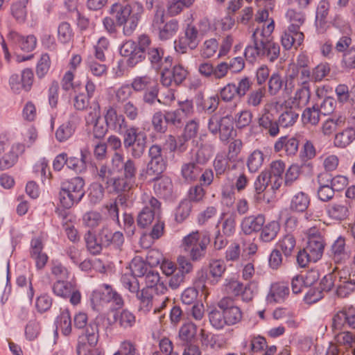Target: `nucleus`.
Segmentation results:
<instances>
[{
  "mask_svg": "<svg viewBox=\"0 0 355 355\" xmlns=\"http://www.w3.org/2000/svg\"><path fill=\"white\" fill-rule=\"evenodd\" d=\"M104 119L110 130L123 137V146L125 150H130L131 157L140 159L146 150V135L139 127L129 124L125 116L118 112L113 106L105 107Z\"/></svg>",
  "mask_w": 355,
  "mask_h": 355,
  "instance_id": "obj_1",
  "label": "nucleus"
},
{
  "mask_svg": "<svg viewBox=\"0 0 355 355\" xmlns=\"http://www.w3.org/2000/svg\"><path fill=\"white\" fill-rule=\"evenodd\" d=\"M163 48L152 45V41L148 36V44L145 49V56L147 55L151 67L157 71H161L160 82L164 87H170L175 84L180 85L188 75L187 70L182 64H175L172 68L173 58L171 56L164 58Z\"/></svg>",
  "mask_w": 355,
  "mask_h": 355,
  "instance_id": "obj_2",
  "label": "nucleus"
},
{
  "mask_svg": "<svg viewBox=\"0 0 355 355\" xmlns=\"http://www.w3.org/2000/svg\"><path fill=\"white\" fill-rule=\"evenodd\" d=\"M144 12V6L139 1H132L125 6L115 3L110 9V13L115 14L116 24L123 26V33L126 36H130L136 30Z\"/></svg>",
  "mask_w": 355,
  "mask_h": 355,
  "instance_id": "obj_3",
  "label": "nucleus"
},
{
  "mask_svg": "<svg viewBox=\"0 0 355 355\" xmlns=\"http://www.w3.org/2000/svg\"><path fill=\"white\" fill-rule=\"evenodd\" d=\"M325 246L323 236L319 230L311 228L308 231L306 245L300 250L297 255V263L301 268H305L310 262H316L322 257Z\"/></svg>",
  "mask_w": 355,
  "mask_h": 355,
  "instance_id": "obj_4",
  "label": "nucleus"
},
{
  "mask_svg": "<svg viewBox=\"0 0 355 355\" xmlns=\"http://www.w3.org/2000/svg\"><path fill=\"white\" fill-rule=\"evenodd\" d=\"M85 180L80 177H73L61 184L59 200L62 207L70 209L78 204L85 195Z\"/></svg>",
  "mask_w": 355,
  "mask_h": 355,
  "instance_id": "obj_5",
  "label": "nucleus"
},
{
  "mask_svg": "<svg viewBox=\"0 0 355 355\" xmlns=\"http://www.w3.org/2000/svg\"><path fill=\"white\" fill-rule=\"evenodd\" d=\"M274 29L275 22L271 19L267 25L264 24L254 30L263 58L271 62L276 60L280 53L279 44L272 41L271 36Z\"/></svg>",
  "mask_w": 355,
  "mask_h": 355,
  "instance_id": "obj_6",
  "label": "nucleus"
},
{
  "mask_svg": "<svg viewBox=\"0 0 355 355\" xmlns=\"http://www.w3.org/2000/svg\"><path fill=\"white\" fill-rule=\"evenodd\" d=\"M209 243V238L196 230L183 237L180 247L193 261H200L205 257Z\"/></svg>",
  "mask_w": 355,
  "mask_h": 355,
  "instance_id": "obj_7",
  "label": "nucleus"
},
{
  "mask_svg": "<svg viewBox=\"0 0 355 355\" xmlns=\"http://www.w3.org/2000/svg\"><path fill=\"white\" fill-rule=\"evenodd\" d=\"M148 44V35L142 34L138 37L137 43L132 40L125 42L120 47V54L128 57L127 64L134 67L145 59V49Z\"/></svg>",
  "mask_w": 355,
  "mask_h": 355,
  "instance_id": "obj_8",
  "label": "nucleus"
},
{
  "mask_svg": "<svg viewBox=\"0 0 355 355\" xmlns=\"http://www.w3.org/2000/svg\"><path fill=\"white\" fill-rule=\"evenodd\" d=\"M144 207L139 213L137 218V225L144 228L152 224L155 217L159 215L161 209L160 202L154 196L144 193L141 197Z\"/></svg>",
  "mask_w": 355,
  "mask_h": 355,
  "instance_id": "obj_9",
  "label": "nucleus"
},
{
  "mask_svg": "<svg viewBox=\"0 0 355 355\" xmlns=\"http://www.w3.org/2000/svg\"><path fill=\"white\" fill-rule=\"evenodd\" d=\"M152 29L157 33L158 37L162 41H166L172 38L179 30V22L177 19H172L164 23V13L163 10H156L153 21Z\"/></svg>",
  "mask_w": 355,
  "mask_h": 355,
  "instance_id": "obj_10",
  "label": "nucleus"
},
{
  "mask_svg": "<svg viewBox=\"0 0 355 355\" xmlns=\"http://www.w3.org/2000/svg\"><path fill=\"white\" fill-rule=\"evenodd\" d=\"M91 301L94 306L110 302H112L116 309H121L124 306L121 295L107 284H103L101 289L93 291Z\"/></svg>",
  "mask_w": 355,
  "mask_h": 355,
  "instance_id": "obj_11",
  "label": "nucleus"
},
{
  "mask_svg": "<svg viewBox=\"0 0 355 355\" xmlns=\"http://www.w3.org/2000/svg\"><path fill=\"white\" fill-rule=\"evenodd\" d=\"M199 42V33L197 28L189 24L185 28L184 35L175 41V49L179 53H187L188 50L196 49Z\"/></svg>",
  "mask_w": 355,
  "mask_h": 355,
  "instance_id": "obj_12",
  "label": "nucleus"
},
{
  "mask_svg": "<svg viewBox=\"0 0 355 355\" xmlns=\"http://www.w3.org/2000/svg\"><path fill=\"white\" fill-rule=\"evenodd\" d=\"M52 291L58 297L69 298L70 303L74 306L80 303L81 293L71 282L58 279L53 283Z\"/></svg>",
  "mask_w": 355,
  "mask_h": 355,
  "instance_id": "obj_13",
  "label": "nucleus"
},
{
  "mask_svg": "<svg viewBox=\"0 0 355 355\" xmlns=\"http://www.w3.org/2000/svg\"><path fill=\"white\" fill-rule=\"evenodd\" d=\"M346 325L355 329V307L353 306L343 307L332 317L331 328L334 333L341 331Z\"/></svg>",
  "mask_w": 355,
  "mask_h": 355,
  "instance_id": "obj_14",
  "label": "nucleus"
},
{
  "mask_svg": "<svg viewBox=\"0 0 355 355\" xmlns=\"http://www.w3.org/2000/svg\"><path fill=\"white\" fill-rule=\"evenodd\" d=\"M336 283V294L339 297H347L355 291V280L351 278L347 268L338 269Z\"/></svg>",
  "mask_w": 355,
  "mask_h": 355,
  "instance_id": "obj_15",
  "label": "nucleus"
},
{
  "mask_svg": "<svg viewBox=\"0 0 355 355\" xmlns=\"http://www.w3.org/2000/svg\"><path fill=\"white\" fill-rule=\"evenodd\" d=\"M290 289L288 284L284 282H274L270 285L268 293L266 295V302L272 304L282 303L288 297Z\"/></svg>",
  "mask_w": 355,
  "mask_h": 355,
  "instance_id": "obj_16",
  "label": "nucleus"
},
{
  "mask_svg": "<svg viewBox=\"0 0 355 355\" xmlns=\"http://www.w3.org/2000/svg\"><path fill=\"white\" fill-rule=\"evenodd\" d=\"M26 151L24 146L21 142L12 144L9 151L0 158V171L9 169L18 162L19 156Z\"/></svg>",
  "mask_w": 355,
  "mask_h": 355,
  "instance_id": "obj_17",
  "label": "nucleus"
},
{
  "mask_svg": "<svg viewBox=\"0 0 355 355\" xmlns=\"http://www.w3.org/2000/svg\"><path fill=\"white\" fill-rule=\"evenodd\" d=\"M258 124L262 130L265 131L271 137H277L279 133V124L278 119L265 107L262 114L258 119Z\"/></svg>",
  "mask_w": 355,
  "mask_h": 355,
  "instance_id": "obj_18",
  "label": "nucleus"
},
{
  "mask_svg": "<svg viewBox=\"0 0 355 355\" xmlns=\"http://www.w3.org/2000/svg\"><path fill=\"white\" fill-rule=\"evenodd\" d=\"M266 222L263 214H258L245 216L241 221V230L245 235L259 232Z\"/></svg>",
  "mask_w": 355,
  "mask_h": 355,
  "instance_id": "obj_19",
  "label": "nucleus"
},
{
  "mask_svg": "<svg viewBox=\"0 0 355 355\" xmlns=\"http://www.w3.org/2000/svg\"><path fill=\"white\" fill-rule=\"evenodd\" d=\"M98 237L102 242L101 244L105 248L112 247L116 250H121L124 243V236L121 232H112L107 227H103L99 231Z\"/></svg>",
  "mask_w": 355,
  "mask_h": 355,
  "instance_id": "obj_20",
  "label": "nucleus"
},
{
  "mask_svg": "<svg viewBox=\"0 0 355 355\" xmlns=\"http://www.w3.org/2000/svg\"><path fill=\"white\" fill-rule=\"evenodd\" d=\"M350 214L347 202H337L328 205L327 214L334 221L341 222L347 219Z\"/></svg>",
  "mask_w": 355,
  "mask_h": 355,
  "instance_id": "obj_21",
  "label": "nucleus"
},
{
  "mask_svg": "<svg viewBox=\"0 0 355 355\" xmlns=\"http://www.w3.org/2000/svg\"><path fill=\"white\" fill-rule=\"evenodd\" d=\"M8 38L18 44L19 48L26 52L32 51L37 45V38L34 35L24 37L16 31H11L8 35Z\"/></svg>",
  "mask_w": 355,
  "mask_h": 355,
  "instance_id": "obj_22",
  "label": "nucleus"
},
{
  "mask_svg": "<svg viewBox=\"0 0 355 355\" xmlns=\"http://www.w3.org/2000/svg\"><path fill=\"white\" fill-rule=\"evenodd\" d=\"M299 148V141L295 137H288L286 136L279 138L274 144V150L279 153L282 150H285L286 155H295Z\"/></svg>",
  "mask_w": 355,
  "mask_h": 355,
  "instance_id": "obj_23",
  "label": "nucleus"
},
{
  "mask_svg": "<svg viewBox=\"0 0 355 355\" xmlns=\"http://www.w3.org/2000/svg\"><path fill=\"white\" fill-rule=\"evenodd\" d=\"M155 182L153 189L155 193L161 198H168L173 193V182L170 178L165 175L154 177L152 180Z\"/></svg>",
  "mask_w": 355,
  "mask_h": 355,
  "instance_id": "obj_24",
  "label": "nucleus"
},
{
  "mask_svg": "<svg viewBox=\"0 0 355 355\" xmlns=\"http://www.w3.org/2000/svg\"><path fill=\"white\" fill-rule=\"evenodd\" d=\"M304 39V35L302 31H297L287 28L282 35L281 42L283 47L286 50H289L293 46L295 49L300 46L302 44Z\"/></svg>",
  "mask_w": 355,
  "mask_h": 355,
  "instance_id": "obj_25",
  "label": "nucleus"
},
{
  "mask_svg": "<svg viewBox=\"0 0 355 355\" xmlns=\"http://www.w3.org/2000/svg\"><path fill=\"white\" fill-rule=\"evenodd\" d=\"M133 181L128 179L125 176L112 177L108 182L106 189L110 193H120L129 191L135 187Z\"/></svg>",
  "mask_w": 355,
  "mask_h": 355,
  "instance_id": "obj_26",
  "label": "nucleus"
},
{
  "mask_svg": "<svg viewBox=\"0 0 355 355\" xmlns=\"http://www.w3.org/2000/svg\"><path fill=\"white\" fill-rule=\"evenodd\" d=\"M331 257L336 263H342L348 258V254L345 249V239L343 236H339L333 243L331 248Z\"/></svg>",
  "mask_w": 355,
  "mask_h": 355,
  "instance_id": "obj_27",
  "label": "nucleus"
},
{
  "mask_svg": "<svg viewBox=\"0 0 355 355\" xmlns=\"http://www.w3.org/2000/svg\"><path fill=\"white\" fill-rule=\"evenodd\" d=\"M280 231V224L277 220H272L263 225L259 232V239L264 243L275 240Z\"/></svg>",
  "mask_w": 355,
  "mask_h": 355,
  "instance_id": "obj_28",
  "label": "nucleus"
},
{
  "mask_svg": "<svg viewBox=\"0 0 355 355\" xmlns=\"http://www.w3.org/2000/svg\"><path fill=\"white\" fill-rule=\"evenodd\" d=\"M85 328L83 334L79 336L78 341H84L86 343V345H89L90 347H95L99 338L98 324L95 322H92Z\"/></svg>",
  "mask_w": 355,
  "mask_h": 355,
  "instance_id": "obj_29",
  "label": "nucleus"
},
{
  "mask_svg": "<svg viewBox=\"0 0 355 355\" xmlns=\"http://www.w3.org/2000/svg\"><path fill=\"white\" fill-rule=\"evenodd\" d=\"M251 44H248L244 51V55L246 60L253 63L258 59H263L261 49H260L259 45V41L256 36L255 31H254L251 36Z\"/></svg>",
  "mask_w": 355,
  "mask_h": 355,
  "instance_id": "obj_30",
  "label": "nucleus"
},
{
  "mask_svg": "<svg viewBox=\"0 0 355 355\" xmlns=\"http://www.w3.org/2000/svg\"><path fill=\"white\" fill-rule=\"evenodd\" d=\"M202 173V168L195 162L184 163L181 167V175L183 180L191 183L198 180Z\"/></svg>",
  "mask_w": 355,
  "mask_h": 355,
  "instance_id": "obj_31",
  "label": "nucleus"
},
{
  "mask_svg": "<svg viewBox=\"0 0 355 355\" xmlns=\"http://www.w3.org/2000/svg\"><path fill=\"white\" fill-rule=\"evenodd\" d=\"M321 112L317 103L311 107H306L302 114V121L305 125L316 126L320 120Z\"/></svg>",
  "mask_w": 355,
  "mask_h": 355,
  "instance_id": "obj_32",
  "label": "nucleus"
},
{
  "mask_svg": "<svg viewBox=\"0 0 355 355\" xmlns=\"http://www.w3.org/2000/svg\"><path fill=\"white\" fill-rule=\"evenodd\" d=\"M331 71V67L327 62H321L309 70V76L304 78L309 83L311 82H321L327 77Z\"/></svg>",
  "mask_w": 355,
  "mask_h": 355,
  "instance_id": "obj_33",
  "label": "nucleus"
},
{
  "mask_svg": "<svg viewBox=\"0 0 355 355\" xmlns=\"http://www.w3.org/2000/svg\"><path fill=\"white\" fill-rule=\"evenodd\" d=\"M266 90L264 87H261L251 90L246 96L245 103L248 107L259 108L266 98Z\"/></svg>",
  "mask_w": 355,
  "mask_h": 355,
  "instance_id": "obj_34",
  "label": "nucleus"
},
{
  "mask_svg": "<svg viewBox=\"0 0 355 355\" xmlns=\"http://www.w3.org/2000/svg\"><path fill=\"white\" fill-rule=\"evenodd\" d=\"M286 17L290 24L288 28L301 31L300 28L306 21V15L304 12L296 8H289L286 13Z\"/></svg>",
  "mask_w": 355,
  "mask_h": 355,
  "instance_id": "obj_35",
  "label": "nucleus"
},
{
  "mask_svg": "<svg viewBox=\"0 0 355 355\" xmlns=\"http://www.w3.org/2000/svg\"><path fill=\"white\" fill-rule=\"evenodd\" d=\"M114 320L121 328L128 329L135 325L136 317L134 313L129 310L123 309L114 313Z\"/></svg>",
  "mask_w": 355,
  "mask_h": 355,
  "instance_id": "obj_36",
  "label": "nucleus"
},
{
  "mask_svg": "<svg viewBox=\"0 0 355 355\" xmlns=\"http://www.w3.org/2000/svg\"><path fill=\"white\" fill-rule=\"evenodd\" d=\"M86 69L95 77L103 78L107 75V66L95 58L89 56L85 61Z\"/></svg>",
  "mask_w": 355,
  "mask_h": 355,
  "instance_id": "obj_37",
  "label": "nucleus"
},
{
  "mask_svg": "<svg viewBox=\"0 0 355 355\" xmlns=\"http://www.w3.org/2000/svg\"><path fill=\"white\" fill-rule=\"evenodd\" d=\"M136 295L139 301V311L144 313L149 312L154 305L152 290L149 288H143Z\"/></svg>",
  "mask_w": 355,
  "mask_h": 355,
  "instance_id": "obj_38",
  "label": "nucleus"
},
{
  "mask_svg": "<svg viewBox=\"0 0 355 355\" xmlns=\"http://www.w3.org/2000/svg\"><path fill=\"white\" fill-rule=\"evenodd\" d=\"M309 204L310 198L309 195L303 191H300L292 197L290 209L293 211L304 212L307 209Z\"/></svg>",
  "mask_w": 355,
  "mask_h": 355,
  "instance_id": "obj_39",
  "label": "nucleus"
},
{
  "mask_svg": "<svg viewBox=\"0 0 355 355\" xmlns=\"http://www.w3.org/2000/svg\"><path fill=\"white\" fill-rule=\"evenodd\" d=\"M299 82L301 86L296 90L293 98L298 105H305L311 98L310 83L306 80H299Z\"/></svg>",
  "mask_w": 355,
  "mask_h": 355,
  "instance_id": "obj_40",
  "label": "nucleus"
},
{
  "mask_svg": "<svg viewBox=\"0 0 355 355\" xmlns=\"http://www.w3.org/2000/svg\"><path fill=\"white\" fill-rule=\"evenodd\" d=\"M28 1L29 0H19L11 5V15L15 18V21L19 24H24L26 21V5Z\"/></svg>",
  "mask_w": 355,
  "mask_h": 355,
  "instance_id": "obj_41",
  "label": "nucleus"
},
{
  "mask_svg": "<svg viewBox=\"0 0 355 355\" xmlns=\"http://www.w3.org/2000/svg\"><path fill=\"white\" fill-rule=\"evenodd\" d=\"M355 139V130L347 128L335 135L334 144L335 146L344 148L348 146Z\"/></svg>",
  "mask_w": 355,
  "mask_h": 355,
  "instance_id": "obj_42",
  "label": "nucleus"
},
{
  "mask_svg": "<svg viewBox=\"0 0 355 355\" xmlns=\"http://www.w3.org/2000/svg\"><path fill=\"white\" fill-rule=\"evenodd\" d=\"M345 33L338 38L335 44V50L338 53H343L344 52L350 49L352 44V39L351 37V28L349 25H344Z\"/></svg>",
  "mask_w": 355,
  "mask_h": 355,
  "instance_id": "obj_43",
  "label": "nucleus"
},
{
  "mask_svg": "<svg viewBox=\"0 0 355 355\" xmlns=\"http://www.w3.org/2000/svg\"><path fill=\"white\" fill-rule=\"evenodd\" d=\"M276 245L286 257H288L292 255L295 250L296 240L293 234H287L279 240Z\"/></svg>",
  "mask_w": 355,
  "mask_h": 355,
  "instance_id": "obj_44",
  "label": "nucleus"
},
{
  "mask_svg": "<svg viewBox=\"0 0 355 355\" xmlns=\"http://www.w3.org/2000/svg\"><path fill=\"white\" fill-rule=\"evenodd\" d=\"M56 322L57 329L60 330L62 334L69 336L71 333V318L69 309H65L61 311L57 318Z\"/></svg>",
  "mask_w": 355,
  "mask_h": 355,
  "instance_id": "obj_45",
  "label": "nucleus"
},
{
  "mask_svg": "<svg viewBox=\"0 0 355 355\" xmlns=\"http://www.w3.org/2000/svg\"><path fill=\"white\" fill-rule=\"evenodd\" d=\"M264 155L260 150H254L248 157L246 165L249 172H257L263 165Z\"/></svg>",
  "mask_w": 355,
  "mask_h": 355,
  "instance_id": "obj_46",
  "label": "nucleus"
},
{
  "mask_svg": "<svg viewBox=\"0 0 355 355\" xmlns=\"http://www.w3.org/2000/svg\"><path fill=\"white\" fill-rule=\"evenodd\" d=\"M87 250L92 254L96 255L101 253L104 245L99 240L98 236H96L91 231H88L84 236Z\"/></svg>",
  "mask_w": 355,
  "mask_h": 355,
  "instance_id": "obj_47",
  "label": "nucleus"
},
{
  "mask_svg": "<svg viewBox=\"0 0 355 355\" xmlns=\"http://www.w3.org/2000/svg\"><path fill=\"white\" fill-rule=\"evenodd\" d=\"M76 125L73 121H67L61 124L55 132V138L60 142L69 139L74 133Z\"/></svg>",
  "mask_w": 355,
  "mask_h": 355,
  "instance_id": "obj_48",
  "label": "nucleus"
},
{
  "mask_svg": "<svg viewBox=\"0 0 355 355\" xmlns=\"http://www.w3.org/2000/svg\"><path fill=\"white\" fill-rule=\"evenodd\" d=\"M73 31L71 24L67 21H62L58 26L57 37L59 42L67 44L73 41Z\"/></svg>",
  "mask_w": 355,
  "mask_h": 355,
  "instance_id": "obj_49",
  "label": "nucleus"
},
{
  "mask_svg": "<svg viewBox=\"0 0 355 355\" xmlns=\"http://www.w3.org/2000/svg\"><path fill=\"white\" fill-rule=\"evenodd\" d=\"M284 85L286 87V82L284 81L282 76L278 72L273 73L268 79V92L270 96H276Z\"/></svg>",
  "mask_w": 355,
  "mask_h": 355,
  "instance_id": "obj_50",
  "label": "nucleus"
},
{
  "mask_svg": "<svg viewBox=\"0 0 355 355\" xmlns=\"http://www.w3.org/2000/svg\"><path fill=\"white\" fill-rule=\"evenodd\" d=\"M311 60L305 53H300L297 57L296 68L299 74L298 80H303L309 76Z\"/></svg>",
  "mask_w": 355,
  "mask_h": 355,
  "instance_id": "obj_51",
  "label": "nucleus"
},
{
  "mask_svg": "<svg viewBox=\"0 0 355 355\" xmlns=\"http://www.w3.org/2000/svg\"><path fill=\"white\" fill-rule=\"evenodd\" d=\"M220 126L219 138L223 142L227 141L232 137L234 131L232 116L227 115L222 117Z\"/></svg>",
  "mask_w": 355,
  "mask_h": 355,
  "instance_id": "obj_52",
  "label": "nucleus"
},
{
  "mask_svg": "<svg viewBox=\"0 0 355 355\" xmlns=\"http://www.w3.org/2000/svg\"><path fill=\"white\" fill-rule=\"evenodd\" d=\"M51 65V61L49 55L47 53H42L35 67L37 78L40 80L44 78L49 73Z\"/></svg>",
  "mask_w": 355,
  "mask_h": 355,
  "instance_id": "obj_53",
  "label": "nucleus"
},
{
  "mask_svg": "<svg viewBox=\"0 0 355 355\" xmlns=\"http://www.w3.org/2000/svg\"><path fill=\"white\" fill-rule=\"evenodd\" d=\"M130 274L136 277H141L148 272L150 268L140 257H136L130 262Z\"/></svg>",
  "mask_w": 355,
  "mask_h": 355,
  "instance_id": "obj_54",
  "label": "nucleus"
},
{
  "mask_svg": "<svg viewBox=\"0 0 355 355\" xmlns=\"http://www.w3.org/2000/svg\"><path fill=\"white\" fill-rule=\"evenodd\" d=\"M208 317L211 325L216 329H221L227 325L224 312L221 310H218L216 308L212 309L209 312Z\"/></svg>",
  "mask_w": 355,
  "mask_h": 355,
  "instance_id": "obj_55",
  "label": "nucleus"
},
{
  "mask_svg": "<svg viewBox=\"0 0 355 355\" xmlns=\"http://www.w3.org/2000/svg\"><path fill=\"white\" fill-rule=\"evenodd\" d=\"M144 277H145V282L146 284L145 288H149V289L152 290V288L157 286V290L159 288H161L162 293H164V291L167 290L164 283H159L160 277L158 272L150 268Z\"/></svg>",
  "mask_w": 355,
  "mask_h": 355,
  "instance_id": "obj_56",
  "label": "nucleus"
},
{
  "mask_svg": "<svg viewBox=\"0 0 355 355\" xmlns=\"http://www.w3.org/2000/svg\"><path fill=\"white\" fill-rule=\"evenodd\" d=\"M196 332V325L191 322H187L180 327L179 337L183 342L189 343L195 338Z\"/></svg>",
  "mask_w": 355,
  "mask_h": 355,
  "instance_id": "obj_57",
  "label": "nucleus"
},
{
  "mask_svg": "<svg viewBox=\"0 0 355 355\" xmlns=\"http://www.w3.org/2000/svg\"><path fill=\"white\" fill-rule=\"evenodd\" d=\"M299 118V114L292 109L283 112L278 118L280 127L287 128L294 125Z\"/></svg>",
  "mask_w": 355,
  "mask_h": 355,
  "instance_id": "obj_58",
  "label": "nucleus"
},
{
  "mask_svg": "<svg viewBox=\"0 0 355 355\" xmlns=\"http://www.w3.org/2000/svg\"><path fill=\"white\" fill-rule=\"evenodd\" d=\"M153 83L152 78L148 75L138 76L131 83V89L139 92L148 89Z\"/></svg>",
  "mask_w": 355,
  "mask_h": 355,
  "instance_id": "obj_59",
  "label": "nucleus"
},
{
  "mask_svg": "<svg viewBox=\"0 0 355 355\" xmlns=\"http://www.w3.org/2000/svg\"><path fill=\"white\" fill-rule=\"evenodd\" d=\"M230 160L223 154H217L213 162V167L216 178H220L229 168Z\"/></svg>",
  "mask_w": 355,
  "mask_h": 355,
  "instance_id": "obj_60",
  "label": "nucleus"
},
{
  "mask_svg": "<svg viewBox=\"0 0 355 355\" xmlns=\"http://www.w3.org/2000/svg\"><path fill=\"white\" fill-rule=\"evenodd\" d=\"M252 85V80L247 76L237 78V83L235 84V87L237 90L238 97L241 98L247 96L251 91Z\"/></svg>",
  "mask_w": 355,
  "mask_h": 355,
  "instance_id": "obj_61",
  "label": "nucleus"
},
{
  "mask_svg": "<svg viewBox=\"0 0 355 355\" xmlns=\"http://www.w3.org/2000/svg\"><path fill=\"white\" fill-rule=\"evenodd\" d=\"M338 269V267H335L330 273L327 274L322 279L319 288H321L322 292H328L333 288H336V282H337V272Z\"/></svg>",
  "mask_w": 355,
  "mask_h": 355,
  "instance_id": "obj_62",
  "label": "nucleus"
},
{
  "mask_svg": "<svg viewBox=\"0 0 355 355\" xmlns=\"http://www.w3.org/2000/svg\"><path fill=\"white\" fill-rule=\"evenodd\" d=\"M209 275L218 282L226 270V266L223 260L213 259L209 263Z\"/></svg>",
  "mask_w": 355,
  "mask_h": 355,
  "instance_id": "obj_63",
  "label": "nucleus"
},
{
  "mask_svg": "<svg viewBox=\"0 0 355 355\" xmlns=\"http://www.w3.org/2000/svg\"><path fill=\"white\" fill-rule=\"evenodd\" d=\"M122 286L132 293L137 294L139 291V283L135 275L130 273L122 275L121 277Z\"/></svg>",
  "mask_w": 355,
  "mask_h": 355,
  "instance_id": "obj_64",
  "label": "nucleus"
}]
</instances>
